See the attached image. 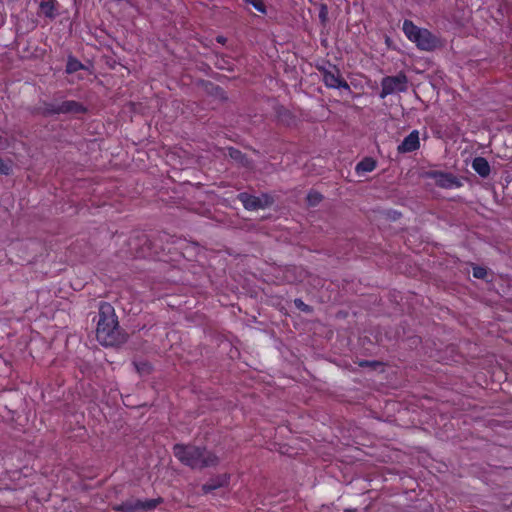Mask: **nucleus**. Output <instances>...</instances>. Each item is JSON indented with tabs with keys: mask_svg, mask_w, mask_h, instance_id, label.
<instances>
[{
	"mask_svg": "<svg viewBox=\"0 0 512 512\" xmlns=\"http://www.w3.org/2000/svg\"><path fill=\"white\" fill-rule=\"evenodd\" d=\"M96 337L104 346H114L124 340L114 307L108 302L99 306Z\"/></svg>",
	"mask_w": 512,
	"mask_h": 512,
	"instance_id": "1",
	"label": "nucleus"
},
{
	"mask_svg": "<svg viewBox=\"0 0 512 512\" xmlns=\"http://www.w3.org/2000/svg\"><path fill=\"white\" fill-rule=\"evenodd\" d=\"M173 454L182 464L192 469L214 467L219 462V458L213 452L194 445L175 444Z\"/></svg>",
	"mask_w": 512,
	"mask_h": 512,
	"instance_id": "2",
	"label": "nucleus"
},
{
	"mask_svg": "<svg viewBox=\"0 0 512 512\" xmlns=\"http://www.w3.org/2000/svg\"><path fill=\"white\" fill-rule=\"evenodd\" d=\"M403 33L416 47L422 51H434L441 46V40L426 28H420L411 20H404Z\"/></svg>",
	"mask_w": 512,
	"mask_h": 512,
	"instance_id": "3",
	"label": "nucleus"
},
{
	"mask_svg": "<svg viewBox=\"0 0 512 512\" xmlns=\"http://www.w3.org/2000/svg\"><path fill=\"white\" fill-rule=\"evenodd\" d=\"M317 70L321 73L323 83L327 88H343L346 90H350L349 84L341 76L340 70L336 65H332L330 63L328 67H326L325 65H318Z\"/></svg>",
	"mask_w": 512,
	"mask_h": 512,
	"instance_id": "4",
	"label": "nucleus"
},
{
	"mask_svg": "<svg viewBox=\"0 0 512 512\" xmlns=\"http://www.w3.org/2000/svg\"><path fill=\"white\" fill-rule=\"evenodd\" d=\"M162 502V497L146 500L128 499L126 501H123L119 505L115 506L114 509L120 512H148L154 510Z\"/></svg>",
	"mask_w": 512,
	"mask_h": 512,
	"instance_id": "5",
	"label": "nucleus"
},
{
	"mask_svg": "<svg viewBox=\"0 0 512 512\" xmlns=\"http://www.w3.org/2000/svg\"><path fill=\"white\" fill-rule=\"evenodd\" d=\"M408 79L404 73L395 76H386L381 81L380 97L385 98L394 92H405L407 90Z\"/></svg>",
	"mask_w": 512,
	"mask_h": 512,
	"instance_id": "6",
	"label": "nucleus"
},
{
	"mask_svg": "<svg viewBox=\"0 0 512 512\" xmlns=\"http://www.w3.org/2000/svg\"><path fill=\"white\" fill-rule=\"evenodd\" d=\"M237 199L242 203L243 207L248 211H256L265 209L273 204V198L268 194H262L261 197L251 195L247 192H241L237 195Z\"/></svg>",
	"mask_w": 512,
	"mask_h": 512,
	"instance_id": "7",
	"label": "nucleus"
},
{
	"mask_svg": "<svg viewBox=\"0 0 512 512\" xmlns=\"http://www.w3.org/2000/svg\"><path fill=\"white\" fill-rule=\"evenodd\" d=\"M430 176L435 180L436 186L443 189H454L462 187V181L452 173L433 171Z\"/></svg>",
	"mask_w": 512,
	"mask_h": 512,
	"instance_id": "8",
	"label": "nucleus"
},
{
	"mask_svg": "<svg viewBox=\"0 0 512 512\" xmlns=\"http://www.w3.org/2000/svg\"><path fill=\"white\" fill-rule=\"evenodd\" d=\"M420 148L419 131H411L403 141L398 145L397 151L399 153H411Z\"/></svg>",
	"mask_w": 512,
	"mask_h": 512,
	"instance_id": "9",
	"label": "nucleus"
},
{
	"mask_svg": "<svg viewBox=\"0 0 512 512\" xmlns=\"http://www.w3.org/2000/svg\"><path fill=\"white\" fill-rule=\"evenodd\" d=\"M60 114H84L87 108L75 100H66L59 104Z\"/></svg>",
	"mask_w": 512,
	"mask_h": 512,
	"instance_id": "10",
	"label": "nucleus"
},
{
	"mask_svg": "<svg viewBox=\"0 0 512 512\" xmlns=\"http://www.w3.org/2000/svg\"><path fill=\"white\" fill-rule=\"evenodd\" d=\"M230 476L228 474L218 475L214 478H211L208 482H206L202 486V491L204 494H208L218 488L227 486L229 484Z\"/></svg>",
	"mask_w": 512,
	"mask_h": 512,
	"instance_id": "11",
	"label": "nucleus"
},
{
	"mask_svg": "<svg viewBox=\"0 0 512 512\" xmlns=\"http://www.w3.org/2000/svg\"><path fill=\"white\" fill-rule=\"evenodd\" d=\"M472 168L483 178L488 177L491 172L489 162L484 157L474 158L472 161Z\"/></svg>",
	"mask_w": 512,
	"mask_h": 512,
	"instance_id": "12",
	"label": "nucleus"
},
{
	"mask_svg": "<svg viewBox=\"0 0 512 512\" xmlns=\"http://www.w3.org/2000/svg\"><path fill=\"white\" fill-rule=\"evenodd\" d=\"M377 166V161L372 157H365L356 165V172L358 174L372 172Z\"/></svg>",
	"mask_w": 512,
	"mask_h": 512,
	"instance_id": "13",
	"label": "nucleus"
},
{
	"mask_svg": "<svg viewBox=\"0 0 512 512\" xmlns=\"http://www.w3.org/2000/svg\"><path fill=\"white\" fill-rule=\"evenodd\" d=\"M85 69L84 64H82L76 57L69 56L66 63V73L73 74L79 70Z\"/></svg>",
	"mask_w": 512,
	"mask_h": 512,
	"instance_id": "14",
	"label": "nucleus"
},
{
	"mask_svg": "<svg viewBox=\"0 0 512 512\" xmlns=\"http://www.w3.org/2000/svg\"><path fill=\"white\" fill-rule=\"evenodd\" d=\"M40 9L46 17H48L50 19H53L55 17V1L54 0L42 1L40 3Z\"/></svg>",
	"mask_w": 512,
	"mask_h": 512,
	"instance_id": "15",
	"label": "nucleus"
},
{
	"mask_svg": "<svg viewBox=\"0 0 512 512\" xmlns=\"http://www.w3.org/2000/svg\"><path fill=\"white\" fill-rule=\"evenodd\" d=\"M59 110V104L56 105V104H53V103H44L43 105V111H42V114L44 116H53V115H59L60 114V111Z\"/></svg>",
	"mask_w": 512,
	"mask_h": 512,
	"instance_id": "16",
	"label": "nucleus"
},
{
	"mask_svg": "<svg viewBox=\"0 0 512 512\" xmlns=\"http://www.w3.org/2000/svg\"><path fill=\"white\" fill-rule=\"evenodd\" d=\"M245 3L252 5L258 12L267 13V7L263 0H244Z\"/></svg>",
	"mask_w": 512,
	"mask_h": 512,
	"instance_id": "17",
	"label": "nucleus"
},
{
	"mask_svg": "<svg viewBox=\"0 0 512 512\" xmlns=\"http://www.w3.org/2000/svg\"><path fill=\"white\" fill-rule=\"evenodd\" d=\"M322 198L319 192L311 191L307 195V202L310 206H316L322 201Z\"/></svg>",
	"mask_w": 512,
	"mask_h": 512,
	"instance_id": "18",
	"label": "nucleus"
},
{
	"mask_svg": "<svg viewBox=\"0 0 512 512\" xmlns=\"http://www.w3.org/2000/svg\"><path fill=\"white\" fill-rule=\"evenodd\" d=\"M320 22L325 25L328 20V7L326 4L322 3L319 8L318 14Z\"/></svg>",
	"mask_w": 512,
	"mask_h": 512,
	"instance_id": "19",
	"label": "nucleus"
},
{
	"mask_svg": "<svg viewBox=\"0 0 512 512\" xmlns=\"http://www.w3.org/2000/svg\"><path fill=\"white\" fill-rule=\"evenodd\" d=\"M229 155L232 159H235L237 161H242V159L244 158V155L242 154V152L235 148L229 149Z\"/></svg>",
	"mask_w": 512,
	"mask_h": 512,
	"instance_id": "20",
	"label": "nucleus"
},
{
	"mask_svg": "<svg viewBox=\"0 0 512 512\" xmlns=\"http://www.w3.org/2000/svg\"><path fill=\"white\" fill-rule=\"evenodd\" d=\"M294 304L299 310H301L303 312L311 311V307L309 305H307L306 303H304L301 299H295Z\"/></svg>",
	"mask_w": 512,
	"mask_h": 512,
	"instance_id": "21",
	"label": "nucleus"
},
{
	"mask_svg": "<svg viewBox=\"0 0 512 512\" xmlns=\"http://www.w3.org/2000/svg\"><path fill=\"white\" fill-rule=\"evenodd\" d=\"M473 276L478 279H483L486 276V270L482 267H475L473 269Z\"/></svg>",
	"mask_w": 512,
	"mask_h": 512,
	"instance_id": "22",
	"label": "nucleus"
},
{
	"mask_svg": "<svg viewBox=\"0 0 512 512\" xmlns=\"http://www.w3.org/2000/svg\"><path fill=\"white\" fill-rule=\"evenodd\" d=\"M372 364H375L374 362H369V361H363L360 363L361 366H370Z\"/></svg>",
	"mask_w": 512,
	"mask_h": 512,
	"instance_id": "23",
	"label": "nucleus"
},
{
	"mask_svg": "<svg viewBox=\"0 0 512 512\" xmlns=\"http://www.w3.org/2000/svg\"><path fill=\"white\" fill-rule=\"evenodd\" d=\"M218 42H223L222 37L218 38Z\"/></svg>",
	"mask_w": 512,
	"mask_h": 512,
	"instance_id": "24",
	"label": "nucleus"
},
{
	"mask_svg": "<svg viewBox=\"0 0 512 512\" xmlns=\"http://www.w3.org/2000/svg\"><path fill=\"white\" fill-rule=\"evenodd\" d=\"M310 3H313V0H308Z\"/></svg>",
	"mask_w": 512,
	"mask_h": 512,
	"instance_id": "25",
	"label": "nucleus"
}]
</instances>
